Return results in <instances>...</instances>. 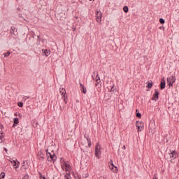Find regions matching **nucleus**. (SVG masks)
<instances>
[{
  "mask_svg": "<svg viewBox=\"0 0 179 179\" xmlns=\"http://www.w3.org/2000/svg\"><path fill=\"white\" fill-rule=\"evenodd\" d=\"M17 162H16V160H13V166H16V164H17Z\"/></svg>",
  "mask_w": 179,
  "mask_h": 179,
  "instance_id": "c9c22d12",
  "label": "nucleus"
},
{
  "mask_svg": "<svg viewBox=\"0 0 179 179\" xmlns=\"http://www.w3.org/2000/svg\"><path fill=\"white\" fill-rule=\"evenodd\" d=\"M13 34H14V36H17V31L16 30H15L14 31V33H13Z\"/></svg>",
  "mask_w": 179,
  "mask_h": 179,
  "instance_id": "72a5a7b5",
  "label": "nucleus"
},
{
  "mask_svg": "<svg viewBox=\"0 0 179 179\" xmlns=\"http://www.w3.org/2000/svg\"><path fill=\"white\" fill-rule=\"evenodd\" d=\"M14 123L17 125L19 124V119L17 117L14 118Z\"/></svg>",
  "mask_w": 179,
  "mask_h": 179,
  "instance_id": "393cba45",
  "label": "nucleus"
},
{
  "mask_svg": "<svg viewBox=\"0 0 179 179\" xmlns=\"http://www.w3.org/2000/svg\"><path fill=\"white\" fill-rule=\"evenodd\" d=\"M16 125H17V124L13 123V128H15V127H16Z\"/></svg>",
  "mask_w": 179,
  "mask_h": 179,
  "instance_id": "79ce46f5",
  "label": "nucleus"
},
{
  "mask_svg": "<svg viewBox=\"0 0 179 179\" xmlns=\"http://www.w3.org/2000/svg\"><path fill=\"white\" fill-rule=\"evenodd\" d=\"M80 91L82 93H84V94H86L87 92V90L86 89V87L82 83H80Z\"/></svg>",
  "mask_w": 179,
  "mask_h": 179,
  "instance_id": "f8f14e48",
  "label": "nucleus"
},
{
  "mask_svg": "<svg viewBox=\"0 0 179 179\" xmlns=\"http://www.w3.org/2000/svg\"><path fill=\"white\" fill-rule=\"evenodd\" d=\"M84 138L87 140V138H89V136L85 134V135H84Z\"/></svg>",
  "mask_w": 179,
  "mask_h": 179,
  "instance_id": "58836bf2",
  "label": "nucleus"
},
{
  "mask_svg": "<svg viewBox=\"0 0 179 179\" xmlns=\"http://www.w3.org/2000/svg\"><path fill=\"white\" fill-rule=\"evenodd\" d=\"M17 106H18V107H23V103L22 102H18L17 103Z\"/></svg>",
  "mask_w": 179,
  "mask_h": 179,
  "instance_id": "cd10ccee",
  "label": "nucleus"
},
{
  "mask_svg": "<svg viewBox=\"0 0 179 179\" xmlns=\"http://www.w3.org/2000/svg\"><path fill=\"white\" fill-rule=\"evenodd\" d=\"M46 157L48 162H50V163H55L57 162V155L52 150L50 152H48V150H45Z\"/></svg>",
  "mask_w": 179,
  "mask_h": 179,
  "instance_id": "f257e3e1",
  "label": "nucleus"
},
{
  "mask_svg": "<svg viewBox=\"0 0 179 179\" xmlns=\"http://www.w3.org/2000/svg\"><path fill=\"white\" fill-rule=\"evenodd\" d=\"M136 112L137 118H142V115L139 113V110L136 109Z\"/></svg>",
  "mask_w": 179,
  "mask_h": 179,
  "instance_id": "a211bd4d",
  "label": "nucleus"
},
{
  "mask_svg": "<svg viewBox=\"0 0 179 179\" xmlns=\"http://www.w3.org/2000/svg\"><path fill=\"white\" fill-rule=\"evenodd\" d=\"M64 178L65 179H72V178H71V174H69V173H67L66 175H65Z\"/></svg>",
  "mask_w": 179,
  "mask_h": 179,
  "instance_id": "5701e85b",
  "label": "nucleus"
},
{
  "mask_svg": "<svg viewBox=\"0 0 179 179\" xmlns=\"http://www.w3.org/2000/svg\"><path fill=\"white\" fill-rule=\"evenodd\" d=\"M169 157L170 159H172V160H174L178 157V153H177L176 150H173L171 153H169Z\"/></svg>",
  "mask_w": 179,
  "mask_h": 179,
  "instance_id": "6e6552de",
  "label": "nucleus"
},
{
  "mask_svg": "<svg viewBox=\"0 0 179 179\" xmlns=\"http://www.w3.org/2000/svg\"><path fill=\"white\" fill-rule=\"evenodd\" d=\"M43 55H45V57H48L51 54V50L48 49H42Z\"/></svg>",
  "mask_w": 179,
  "mask_h": 179,
  "instance_id": "9b49d317",
  "label": "nucleus"
},
{
  "mask_svg": "<svg viewBox=\"0 0 179 179\" xmlns=\"http://www.w3.org/2000/svg\"><path fill=\"white\" fill-rule=\"evenodd\" d=\"M73 176L75 179H80L82 178V176L78 173H73Z\"/></svg>",
  "mask_w": 179,
  "mask_h": 179,
  "instance_id": "2eb2a0df",
  "label": "nucleus"
},
{
  "mask_svg": "<svg viewBox=\"0 0 179 179\" xmlns=\"http://www.w3.org/2000/svg\"><path fill=\"white\" fill-rule=\"evenodd\" d=\"M110 166L113 167L115 165H114V163L113 162L112 159H110Z\"/></svg>",
  "mask_w": 179,
  "mask_h": 179,
  "instance_id": "f704fd0d",
  "label": "nucleus"
},
{
  "mask_svg": "<svg viewBox=\"0 0 179 179\" xmlns=\"http://www.w3.org/2000/svg\"><path fill=\"white\" fill-rule=\"evenodd\" d=\"M27 99H30V96H27Z\"/></svg>",
  "mask_w": 179,
  "mask_h": 179,
  "instance_id": "3c124183",
  "label": "nucleus"
},
{
  "mask_svg": "<svg viewBox=\"0 0 179 179\" xmlns=\"http://www.w3.org/2000/svg\"><path fill=\"white\" fill-rule=\"evenodd\" d=\"M3 138H5V136L3 134L0 135V139H1V143L3 142Z\"/></svg>",
  "mask_w": 179,
  "mask_h": 179,
  "instance_id": "bb28decb",
  "label": "nucleus"
},
{
  "mask_svg": "<svg viewBox=\"0 0 179 179\" xmlns=\"http://www.w3.org/2000/svg\"><path fill=\"white\" fill-rule=\"evenodd\" d=\"M22 179H29V174H26Z\"/></svg>",
  "mask_w": 179,
  "mask_h": 179,
  "instance_id": "c85d7f7f",
  "label": "nucleus"
},
{
  "mask_svg": "<svg viewBox=\"0 0 179 179\" xmlns=\"http://www.w3.org/2000/svg\"><path fill=\"white\" fill-rule=\"evenodd\" d=\"M92 79L93 80H95V82H96L95 86H97V85H99L101 83V80H100V76H99V74L96 73V71L93 72Z\"/></svg>",
  "mask_w": 179,
  "mask_h": 179,
  "instance_id": "f03ea898",
  "label": "nucleus"
},
{
  "mask_svg": "<svg viewBox=\"0 0 179 179\" xmlns=\"http://www.w3.org/2000/svg\"><path fill=\"white\" fill-rule=\"evenodd\" d=\"M155 93L152 95V97L151 98V100H152L153 101H157V100H159V91H157V90H155Z\"/></svg>",
  "mask_w": 179,
  "mask_h": 179,
  "instance_id": "0eeeda50",
  "label": "nucleus"
},
{
  "mask_svg": "<svg viewBox=\"0 0 179 179\" xmlns=\"http://www.w3.org/2000/svg\"><path fill=\"white\" fill-rule=\"evenodd\" d=\"M92 146V142L88 143V148H90Z\"/></svg>",
  "mask_w": 179,
  "mask_h": 179,
  "instance_id": "ea45409f",
  "label": "nucleus"
},
{
  "mask_svg": "<svg viewBox=\"0 0 179 179\" xmlns=\"http://www.w3.org/2000/svg\"><path fill=\"white\" fill-rule=\"evenodd\" d=\"M122 149H124V150L127 149V148L125 147V145L123 146Z\"/></svg>",
  "mask_w": 179,
  "mask_h": 179,
  "instance_id": "de8ad7c7",
  "label": "nucleus"
},
{
  "mask_svg": "<svg viewBox=\"0 0 179 179\" xmlns=\"http://www.w3.org/2000/svg\"><path fill=\"white\" fill-rule=\"evenodd\" d=\"M41 159H44V157H41Z\"/></svg>",
  "mask_w": 179,
  "mask_h": 179,
  "instance_id": "603ef678",
  "label": "nucleus"
},
{
  "mask_svg": "<svg viewBox=\"0 0 179 179\" xmlns=\"http://www.w3.org/2000/svg\"><path fill=\"white\" fill-rule=\"evenodd\" d=\"M101 151H100V149H99V147L97 146V145H96V147H95V156L96 157H100V152H101Z\"/></svg>",
  "mask_w": 179,
  "mask_h": 179,
  "instance_id": "ddd939ff",
  "label": "nucleus"
},
{
  "mask_svg": "<svg viewBox=\"0 0 179 179\" xmlns=\"http://www.w3.org/2000/svg\"><path fill=\"white\" fill-rule=\"evenodd\" d=\"M136 127H137L138 132H141V131H143L145 124L142 122L137 121L136 122Z\"/></svg>",
  "mask_w": 179,
  "mask_h": 179,
  "instance_id": "7ed1b4c3",
  "label": "nucleus"
},
{
  "mask_svg": "<svg viewBox=\"0 0 179 179\" xmlns=\"http://www.w3.org/2000/svg\"><path fill=\"white\" fill-rule=\"evenodd\" d=\"M159 23H161V24H164V23H166V21L163 18H159Z\"/></svg>",
  "mask_w": 179,
  "mask_h": 179,
  "instance_id": "b1692460",
  "label": "nucleus"
},
{
  "mask_svg": "<svg viewBox=\"0 0 179 179\" xmlns=\"http://www.w3.org/2000/svg\"><path fill=\"white\" fill-rule=\"evenodd\" d=\"M22 166H24V162H23V163L22 164Z\"/></svg>",
  "mask_w": 179,
  "mask_h": 179,
  "instance_id": "8fccbe9b",
  "label": "nucleus"
},
{
  "mask_svg": "<svg viewBox=\"0 0 179 179\" xmlns=\"http://www.w3.org/2000/svg\"><path fill=\"white\" fill-rule=\"evenodd\" d=\"M110 169L113 173H117V171H118V168L116 166H110Z\"/></svg>",
  "mask_w": 179,
  "mask_h": 179,
  "instance_id": "dca6fc26",
  "label": "nucleus"
},
{
  "mask_svg": "<svg viewBox=\"0 0 179 179\" xmlns=\"http://www.w3.org/2000/svg\"><path fill=\"white\" fill-rule=\"evenodd\" d=\"M15 30H16V28H15V27H11V28L10 29V33L11 34H13V33H15Z\"/></svg>",
  "mask_w": 179,
  "mask_h": 179,
  "instance_id": "4be33fe9",
  "label": "nucleus"
},
{
  "mask_svg": "<svg viewBox=\"0 0 179 179\" xmlns=\"http://www.w3.org/2000/svg\"><path fill=\"white\" fill-rule=\"evenodd\" d=\"M37 43L40 44V41H42V43H44V39H42L40 36H37Z\"/></svg>",
  "mask_w": 179,
  "mask_h": 179,
  "instance_id": "f3484780",
  "label": "nucleus"
},
{
  "mask_svg": "<svg viewBox=\"0 0 179 179\" xmlns=\"http://www.w3.org/2000/svg\"><path fill=\"white\" fill-rule=\"evenodd\" d=\"M87 142L90 143V142H92V140L90 138H87Z\"/></svg>",
  "mask_w": 179,
  "mask_h": 179,
  "instance_id": "473e14b6",
  "label": "nucleus"
},
{
  "mask_svg": "<svg viewBox=\"0 0 179 179\" xmlns=\"http://www.w3.org/2000/svg\"><path fill=\"white\" fill-rule=\"evenodd\" d=\"M87 142L90 143V142H92V140L90 138H87Z\"/></svg>",
  "mask_w": 179,
  "mask_h": 179,
  "instance_id": "2f4dec72",
  "label": "nucleus"
},
{
  "mask_svg": "<svg viewBox=\"0 0 179 179\" xmlns=\"http://www.w3.org/2000/svg\"><path fill=\"white\" fill-rule=\"evenodd\" d=\"M175 82H176V76H171L167 78V83L169 87L173 86V83H174Z\"/></svg>",
  "mask_w": 179,
  "mask_h": 179,
  "instance_id": "423d86ee",
  "label": "nucleus"
},
{
  "mask_svg": "<svg viewBox=\"0 0 179 179\" xmlns=\"http://www.w3.org/2000/svg\"><path fill=\"white\" fill-rule=\"evenodd\" d=\"M110 92H114V86H113L110 89Z\"/></svg>",
  "mask_w": 179,
  "mask_h": 179,
  "instance_id": "a19ab883",
  "label": "nucleus"
},
{
  "mask_svg": "<svg viewBox=\"0 0 179 179\" xmlns=\"http://www.w3.org/2000/svg\"><path fill=\"white\" fill-rule=\"evenodd\" d=\"M0 128H1V129H3V128H4L3 125L1 124Z\"/></svg>",
  "mask_w": 179,
  "mask_h": 179,
  "instance_id": "37998d69",
  "label": "nucleus"
},
{
  "mask_svg": "<svg viewBox=\"0 0 179 179\" xmlns=\"http://www.w3.org/2000/svg\"><path fill=\"white\" fill-rule=\"evenodd\" d=\"M84 178H87V177H89L88 174H85V176H83Z\"/></svg>",
  "mask_w": 179,
  "mask_h": 179,
  "instance_id": "e433bc0d",
  "label": "nucleus"
},
{
  "mask_svg": "<svg viewBox=\"0 0 179 179\" xmlns=\"http://www.w3.org/2000/svg\"><path fill=\"white\" fill-rule=\"evenodd\" d=\"M153 87V83L152 82H150L148 83L146 87H148V89H152V87Z\"/></svg>",
  "mask_w": 179,
  "mask_h": 179,
  "instance_id": "6ab92c4d",
  "label": "nucleus"
},
{
  "mask_svg": "<svg viewBox=\"0 0 179 179\" xmlns=\"http://www.w3.org/2000/svg\"><path fill=\"white\" fill-rule=\"evenodd\" d=\"M90 1H92V0H90Z\"/></svg>",
  "mask_w": 179,
  "mask_h": 179,
  "instance_id": "864d4df0",
  "label": "nucleus"
},
{
  "mask_svg": "<svg viewBox=\"0 0 179 179\" xmlns=\"http://www.w3.org/2000/svg\"><path fill=\"white\" fill-rule=\"evenodd\" d=\"M3 55L4 56L5 58H8V57H9V55H10V52L8 51L7 52H4V53H3Z\"/></svg>",
  "mask_w": 179,
  "mask_h": 179,
  "instance_id": "aec40b11",
  "label": "nucleus"
},
{
  "mask_svg": "<svg viewBox=\"0 0 179 179\" xmlns=\"http://www.w3.org/2000/svg\"><path fill=\"white\" fill-rule=\"evenodd\" d=\"M2 178H5V173L4 172H2L0 174V179H2Z\"/></svg>",
  "mask_w": 179,
  "mask_h": 179,
  "instance_id": "a878e982",
  "label": "nucleus"
},
{
  "mask_svg": "<svg viewBox=\"0 0 179 179\" xmlns=\"http://www.w3.org/2000/svg\"><path fill=\"white\" fill-rule=\"evenodd\" d=\"M123 10H124V13H128L129 9L128 8V6H124L123 7Z\"/></svg>",
  "mask_w": 179,
  "mask_h": 179,
  "instance_id": "412c9836",
  "label": "nucleus"
},
{
  "mask_svg": "<svg viewBox=\"0 0 179 179\" xmlns=\"http://www.w3.org/2000/svg\"><path fill=\"white\" fill-rule=\"evenodd\" d=\"M35 35H36V34L34 32H33L32 37H34Z\"/></svg>",
  "mask_w": 179,
  "mask_h": 179,
  "instance_id": "a18cd8bd",
  "label": "nucleus"
},
{
  "mask_svg": "<svg viewBox=\"0 0 179 179\" xmlns=\"http://www.w3.org/2000/svg\"><path fill=\"white\" fill-rule=\"evenodd\" d=\"M0 135H3V131H0Z\"/></svg>",
  "mask_w": 179,
  "mask_h": 179,
  "instance_id": "49530a36",
  "label": "nucleus"
},
{
  "mask_svg": "<svg viewBox=\"0 0 179 179\" xmlns=\"http://www.w3.org/2000/svg\"><path fill=\"white\" fill-rule=\"evenodd\" d=\"M153 179H157V178L156 177V175H155V177L153 178Z\"/></svg>",
  "mask_w": 179,
  "mask_h": 179,
  "instance_id": "09e8293b",
  "label": "nucleus"
},
{
  "mask_svg": "<svg viewBox=\"0 0 179 179\" xmlns=\"http://www.w3.org/2000/svg\"><path fill=\"white\" fill-rule=\"evenodd\" d=\"M159 87H160L161 90H163L166 88V80H164V78H162L161 80Z\"/></svg>",
  "mask_w": 179,
  "mask_h": 179,
  "instance_id": "9d476101",
  "label": "nucleus"
},
{
  "mask_svg": "<svg viewBox=\"0 0 179 179\" xmlns=\"http://www.w3.org/2000/svg\"><path fill=\"white\" fill-rule=\"evenodd\" d=\"M60 93L62 94V99H68V96H66V90L65 88H62V90L60 91Z\"/></svg>",
  "mask_w": 179,
  "mask_h": 179,
  "instance_id": "1a4fd4ad",
  "label": "nucleus"
},
{
  "mask_svg": "<svg viewBox=\"0 0 179 179\" xmlns=\"http://www.w3.org/2000/svg\"><path fill=\"white\" fill-rule=\"evenodd\" d=\"M20 164V162H17L16 165H15V169H19V165Z\"/></svg>",
  "mask_w": 179,
  "mask_h": 179,
  "instance_id": "c756f323",
  "label": "nucleus"
},
{
  "mask_svg": "<svg viewBox=\"0 0 179 179\" xmlns=\"http://www.w3.org/2000/svg\"><path fill=\"white\" fill-rule=\"evenodd\" d=\"M64 101L66 104L68 103V98H64Z\"/></svg>",
  "mask_w": 179,
  "mask_h": 179,
  "instance_id": "7c9ffc66",
  "label": "nucleus"
},
{
  "mask_svg": "<svg viewBox=\"0 0 179 179\" xmlns=\"http://www.w3.org/2000/svg\"><path fill=\"white\" fill-rule=\"evenodd\" d=\"M3 150L4 152H8V149H6V148H3Z\"/></svg>",
  "mask_w": 179,
  "mask_h": 179,
  "instance_id": "c03bdc74",
  "label": "nucleus"
},
{
  "mask_svg": "<svg viewBox=\"0 0 179 179\" xmlns=\"http://www.w3.org/2000/svg\"><path fill=\"white\" fill-rule=\"evenodd\" d=\"M101 17H103V15L101 14V11H96V20L98 23L101 22Z\"/></svg>",
  "mask_w": 179,
  "mask_h": 179,
  "instance_id": "39448f33",
  "label": "nucleus"
},
{
  "mask_svg": "<svg viewBox=\"0 0 179 179\" xmlns=\"http://www.w3.org/2000/svg\"><path fill=\"white\" fill-rule=\"evenodd\" d=\"M64 166L66 167V171H69V170H71V165L69 164H68V162H64Z\"/></svg>",
  "mask_w": 179,
  "mask_h": 179,
  "instance_id": "4468645a",
  "label": "nucleus"
},
{
  "mask_svg": "<svg viewBox=\"0 0 179 179\" xmlns=\"http://www.w3.org/2000/svg\"><path fill=\"white\" fill-rule=\"evenodd\" d=\"M26 42L28 45H30L31 47L34 45V36H31L29 38H26Z\"/></svg>",
  "mask_w": 179,
  "mask_h": 179,
  "instance_id": "20e7f679",
  "label": "nucleus"
},
{
  "mask_svg": "<svg viewBox=\"0 0 179 179\" xmlns=\"http://www.w3.org/2000/svg\"><path fill=\"white\" fill-rule=\"evenodd\" d=\"M23 100H24V101H26V100H27V96H24Z\"/></svg>",
  "mask_w": 179,
  "mask_h": 179,
  "instance_id": "4c0bfd02",
  "label": "nucleus"
}]
</instances>
